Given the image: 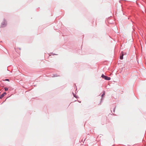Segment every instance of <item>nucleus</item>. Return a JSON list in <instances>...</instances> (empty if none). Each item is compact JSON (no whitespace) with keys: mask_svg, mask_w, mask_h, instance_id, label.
Returning a JSON list of instances; mask_svg holds the SVG:
<instances>
[{"mask_svg":"<svg viewBox=\"0 0 146 146\" xmlns=\"http://www.w3.org/2000/svg\"><path fill=\"white\" fill-rule=\"evenodd\" d=\"M9 79H6L5 80V81H9Z\"/></svg>","mask_w":146,"mask_h":146,"instance_id":"1a4fd4ad","label":"nucleus"},{"mask_svg":"<svg viewBox=\"0 0 146 146\" xmlns=\"http://www.w3.org/2000/svg\"><path fill=\"white\" fill-rule=\"evenodd\" d=\"M8 88L7 87H5L4 88V90L5 91H7L8 90Z\"/></svg>","mask_w":146,"mask_h":146,"instance_id":"423d86ee","label":"nucleus"},{"mask_svg":"<svg viewBox=\"0 0 146 146\" xmlns=\"http://www.w3.org/2000/svg\"><path fill=\"white\" fill-rule=\"evenodd\" d=\"M60 76V75H58L57 74H53V76H52V77H58Z\"/></svg>","mask_w":146,"mask_h":146,"instance_id":"20e7f679","label":"nucleus"},{"mask_svg":"<svg viewBox=\"0 0 146 146\" xmlns=\"http://www.w3.org/2000/svg\"><path fill=\"white\" fill-rule=\"evenodd\" d=\"M105 94V92H104V93H103V94H102V97H103V96Z\"/></svg>","mask_w":146,"mask_h":146,"instance_id":"6e6552de","label":"nucleus"},{"mask_svg":"<svg viewBox=\"0 0 146 146\" xmlns=\"http://www.w3.org/2000/svg\"><path fill=\"white\" fill-rule=\"evenodd\" d=\"M79 102H81L79 101Z\"/></svg>","mask_w":146,"mask_h":146,"instance_id":"f8f14e48","label":"nucleus"},{"mask_svg":"<svg viewBox=\"0 0 146 146\" xmlns=\"http://www.w3.org/2000/svg\"><path fill=\"white\" fill-rule=\"evenodd\" d=\"M124 54L126 55L127 54V53H125Z\"/></svg>","mask_w":146,"mask_h":146,"instance_id":"9d476101","label":"nucleus"},{"mask_svg":"<svg viewBox=\"0 0 146 146\" xmlns=\"http://www.w3.org/2000/svg\"><path fill=\"white\" fill-rule=\"evenodd\" d=\"M79 102H81L79 101Z\"/></svg>","mask_w":146,"mask_h":146,"instance_id":"9b49d317","label":"nucleus"},{"mask_svg":"<svg viewBox=\"0 0 146 146\" xmlns=\"http://www.w3.org/2000/svg\"><path fill=\"white\" fill-rule=\"evenodd\" d=\"M79 102H81L79 101Z\"/></svg>","mask_w":146,"mask_h":146,"instance_id":"ddd939ff","label":"nucleus"},{"mask_svg":"<svg viewBox=\"0 0 146 146\" xmlns=\"http://www.w3.org/2000/svg\"><path fill=\"white\" fill-rule=\"evenodd\" d=\"M123 55H124V54H123V52H122L121 54H120V56H119L120 58L121 59H123Z\"/></svg>","mask_w":146,"mask_h":146,"instance_id":"7ed1b4c3","label":"nucleus"},{"mask_svg":"<svg viewBox=\"0 0 146 146\" xmlns=\"http://www.w3.org/2000/svg\"><path fill=\"white\" fill-rule=\"evenodd\" d=\"M101 77L105 80H109L111 79V78L110 77H108L107 76H105L104 74H102L101 76Z\"/></svg>","mask_w":146,"mask_h":146,"instance_id":"f257e3e1","label":"nucleus"},{"mask_svg":"<svg viewBox=\"0 0 146 146\" xmlns=\"http://www.w3.org/2000/svg\"><path fill=\"white\" fill-rule=\"evenodd\" d=\"M6 94L7 93L6 92H4L0 96V99H1L2 98H3Z\"/></svg>","mask_w":146,"mask_h":146,"instance_id":"f03ea898","label":"nucleus"},{"mask_svg":"<svg viewBox=\"0 0 146 146\" xmlns=\"http://www.w3.org/2000/svg\"><path fill=\"white\" fill-rule=\"evenodd\" d=\"M115 107L114 108H113V112L114 113L115 112Z\"/></svg>","mask_w":146,"mask_h":146,"instance_id":"0eeeda50","label":"nucleus"},{"mask_svg":"<svg viewBox=\"0 0 146 146\" xmlns=\"http://www.w3.org/2000/svg\"><path fill=\"white\" fill-rule=\"evenodd\" d=\"M73 94L74 96L76 98H78V97L77 96H76V95L75 94H74V93L73 92Z\"/></svg>","mask_w":146,"mask_h":146,"instance_id":"39448f33","label":"nucleus"}]
</instances>
